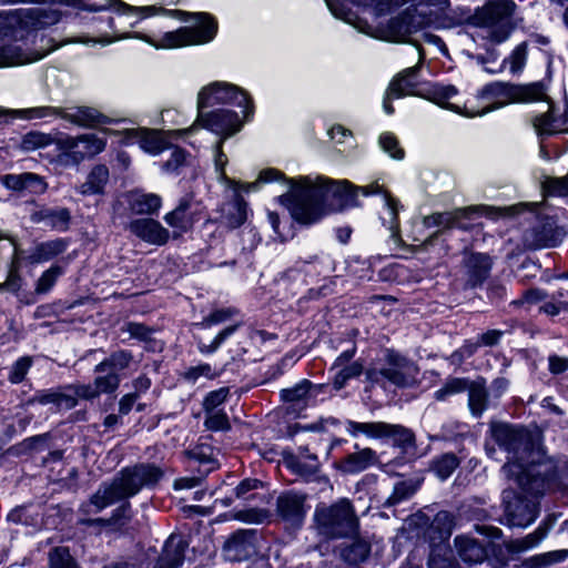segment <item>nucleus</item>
Returning <instances> with one entry per match:
<instances>
[{
	"mask_svg": "<svg viewBox=\"0 0 568 568\" xmlns=\"http://www.w3.org/2000/svg\"><path fill=\"white\" fill-rule=\"evenodd\" d=\"M487 436L506 453L501 470L506 477L525 479V484L544 487L560 479L556 464L546 459L542 435L526 425L504 420H490Z\"/></svg>",
	"mask_w": 568,
	"mask_h": 568,
	"instance_id": "f257e3e1",
	"label": "nucleus"
},
{
	"mask_svg": "<svg viewBox=\"0 0 568 568\" xmlns=\"http://www.w3.org/2000/svg\"><path fill=\"white\" fill-rule=\"evenodd\" d=\"M300 229H311L332 213L358 205V187L348 180L320 175L291 180L290 190L277 197Z\"/></svg>",
	"mask_w": 568,
	"mask_h": 568,
	"instance_id": "f03ea898",
	"label": "nucleus"
},
{
	"mask_svg": "<svg viewBox=\"0 0 568 568\" xmlns=\"http://www.w3.org/2000/svg\"><path fill=\"white\" fill-rule=\"evenodd\" d=\"M165 473L154 463H135L122 467L110 484L103 483V490L99 488L88 501L81 503L79 511L83 515L91 514V507L99 513L108 506L122 499L135 497L143 488L154 489L163 479Z\"/></svg>",
	"mask_w": 568,
	"mask_h": 568,
	"instance_id": "7ed1b4c3",
	"label": "nucleus"
},
{
	"mask_svg": "<svg viewBox=\"0 0 568 568\" xmlns=\"http://www.w3.org/2000/svg\"><path fill=\"white\" fill-rule=\"evenodd\" d=\"M516 483L517 488L507 487L501 491V505L504 517L499 523L508 527L526 528L531 525L540 513L539 498L547 491L556 488L560 479L536 487L535 484L527 486L525 479L507 477Z\"/></svg>",
	"mask_w": 568,
	"mask_h": 568,
	"instance_id": "20e7f679",
	"label": "nucleus"
},
{
	"mask_svg": "<svg viewBox=\"0 0 568 568\" xmlns=\"http://www.w3.org/2000/svg\"><path fill=\"white\" fill-rule=\"evenodd\" d=\"M133 363L134 355L131 349L118 348L94 366L93 372L97 376L92 384H68L64 388L72 390L78 400L80 398L92 402L102 394L112 395L126 377V371Z\"/></svg>",
	"mask_w": 568,
	"mask_h": 568,
	"instance_id": "39448f33",
	"label": "nucleus"
},
{
	"mask_svg": "<svg viewBox=\"0 0 568 568\" xmlns=\"http://www.w3.org/2000/svg\"><path fill=\"white\" fill-rule=\"evenodd\" d=\"M317 534L327 541L354 537L361 531V520L353 501L347 497L327 504L320 501L313 513Z\"/></svg>",
	"mask_w": 568,
	"mask_h": 568,
	"instance_id": "423d86ee",
	"label": "nucleus"
},
{
	"mask_svg": "<svg viewBox=\"0 0 568 568\" xmlns=\"http://www.w3.org/2000/svg\"><path fill=\"white\" fill-rule=\"evenodd\" d=\"M475 530L483 536V539L469 535L455 537V547L460 560L469 566L477 564L500 562L504 551L503 530L487 524H476Z\"/></svg>",
	"mask_w": 568,
	"mask_h": 568,
	"instance_id": "0eeeda50",
	"label": "nucleus"
},
{
	"mask_svg": "<svg viewBox=\"0 0 568 568\" xmlns=\"http://www.w3.org/2000/svg\"><path fill=\"white\" fill-rule=\"evenodd\" d=\"M217 104H229L242 108L243 121H252L255 104L252 95L243 88L230 83L215 81L203 87L197 94V111Z\"/></svg>",
	"mask_w": 568,
	"mask_h": 568,
	"instance_id": "6e6552de",
	"label": "nucleus"
},
{
	"mask_svg": "<svg viewBox=\"0 0 568 568\" xmlns=\"http://www.w3.org/2000/svg\"><path fill=\"white\" fill-rule=\"evenodd\" d=\"M106 135L83 133L77 136L65 134L55 142L58 162L63 166H79L84 160H90L102 153L106 148Z\"/></svg>",
	"mask_w": 568,
	"mask_h": 568,
	"instance_id": "1a4fd4ad",
	"label": "nucleus"
},
{
	"mask_svg": "<svg viewBox=\"0 0 568 568\" xmlns=\"http://www.w3.org/2000/svg\"><path fill=\"white\" fill-rule=\"evenodd\" d=\"M307 499L308 494L293 488L280 493L275 503V515L278 521L287 529L301 530L311 510Z\"/></svg>",
	"mask_w": 568,
	"mask_h": 568,
	"instance_id": "9d476101",
	"label": "nucleus"
},
{
	"mask_svg": "<svg viewBox=\"0 0 568 568\" xmlns=\"http://www.w3.org/2000/svg\"><path fill=\"white\" fill-rule=\"evenodd\" d=\"M172 16L184 23L189 30V39L192 45H202L212 42L219 32V21L215 16L205 11L191 12L185 10H172Z\"/></svg>",
	"mask_w": 568,
	"mask_h": 568,
	"instance_id": "9b49d317",
	"label": "nucleus"
},
{
	"mask_svg": "<svg viewBox=\"0 0 568 568\" xmlns=\"http://www.w3.org/2000/svg\"><path fill=\"white\" fill-rule=\"evenodd\" d=\"M429 26L428 14L419 12L416 4H410L387 21L386 33L390 40L405 41Z\"/></svg>",
	"mask_w": 568,
	"mask_h": 568,
	"instance_id": "f8f14e48",
	"label": "nucleus"
},
{
	"mask_svg": "<svg viewBox=\"0 0 568 568\" xmlns=\"http://www.w3.org/2000/svg\"><path fill=\"white\" fill-rule=\"evenodd\" d=\"M258 531L253 528H239L232 531L222 545V556L226 561L242 562L252 559L257 551Z\"/></svg>",
	"mask_w": 568,
	"mask_h": 568,
	"instance_id": "ddd939ff",
	"label": "nucleus"
},
{
	"mask_svg": "<svg viewBox=\"0 0 568 568\" xmlns=\"http://www.w3.org/2000/svg\"><path fill=\"white\" fill-rule=\"evenodd\" d=\"M283 464L285 468L305 484H315L318 493L333 489V485L327 475L322 473L321 464L303 462L300 456L291 449L282 452Z\"/></svg>",
	"mask_w": 568,
	"mask_h": 568,
	"instance_id": "4468645a",
	"label": "nucleus"
},
{
	"mask_svg": "<svg viewBox=\"0 0 568 568\" xmlns=\"http://www.w3.org/2000/svg\"><path fill=\"white\" fill-rule=\"evenodd\" d=\"M196 121L203 129L221 136L223 140L234 135L243 126V121L239 114L229 109H215L209 112L201 110Z\"/></svg>",
	"mask_w": 568,
	"mask_h": 568,
	"instance_id": "2eb2a0df",
	"label": "nucleus"
},
{
	"mask_svg": "<svg viewBox=\"0 0 568 568\" xmlns=\"http://www.w3.org/2000/svg\"><path fill=\"white\" fill-rule=\"evenodd\" d=\"M516 3L513 0H488L477 7L466 23L475 28H488L513 18Z\"/></svg>",
	"mask_w": 568,
	"mask_h": 568,
	"instance_id": "dca6fc26",
	"label": "nucleus"
},
{
	"mask_svg": "<svg viewBox=\"0 0 568 568\" xmlns=\"http://www.w3.org/2000/svg\"><path fill=\"white\" fill-rule=\"evenodd\" d=\"M72 112L62 108L60 119L82 129L98 130L106 129L105 125L118 124L123 122V119L111 118L98 109L88 105H80L72 108Z\"/></svg>",
	"mask_w": 568,
	"mask_h": 568,
	"instance_id": "f3484780",
	"label": "nucleus"
},
{
	"mask_svg": "<svg viewBox=\"0 0 568 568\" xmlns=\"http://www.w3.org/2000/svg\"><path fill=\"white\" fill-rule=\"evenodd\" d=\"M531 236L535 247H556L562 237L559 234L557 215L548 214L544 211H537L535 224L531 227Z\"/></svg>",
	"mask_w": 568,
	"mask_h": 568,
	"instance_id": "a211bd4d",
	"label": "nucleus"
},
{
	"mask_svg": "<svg viewBox=\"0 0 568 568\" xmlns=\"http://www.w3.org/2000/svg\"><path fill=\"white\" fill-rule=\"evenodd\" d=\"M419 88L422 90L417 93V98L427 100L450 112H459V104L449 101L459 93V89L456 85L424 80Z\"/></svg>",
	"mask_w": 568,
	"mask_h": 568,
	"instance_id": "6ab92c4d",
	"label": "nucleus"
},
{
	"mask_svg": "<svg viewBox=\"0 0 568 568\" xmlns=\"http://www.w3.org/2000/svg\"><path fill=\"white\" fill-rule=\"evenodd\" d=\"M354 448L356 452L349 453L332 464V467L342 475H356L378 464L377 453L373 448L365 447L361 449L357 443Z\"/></svg>",
	"mask_w": 568,
	"mask_h": 568,
	"instance_id": "aec40b11",
	"label": "nucleus"
},
{
	"mask_svg": "<svg viewBox=\"0 0 568 568\" xmlns=\"http://www.w3.org/2000/svg\"><path fill=\"white\" fill-rule=\"evenodd\" d=\"M464 220L458 213V209L455 211L435 212L423 217V226L425 229L438 227L424 240L425 246H434L437 241L443 237L446 231L453 229H467L460 221Z\"/></svg>",
	"mask_w": 568,
	"mask_h": 568,
	"instance_id": "412c9836",
	"label": "nucleus"
},
{
	"mask_svg": "<svg viewBox=\"0 0 568 568\" xmlns=\"http://www.w3.org/2000/svg\"><path fill=\"white\" fill-rule=\"evenodd\" d=\"M64 389V386L39 389L32 396L22 400L20 406L22 408H29L37 404H52L55 407L54 412H60L62 409L70 410L78 405V399L77 396H74V393L67 394L63 392Z\"/></svg>",
	"mask_w": 568,
	"mask_h": 568,
	"instance_id": "4be33fe9",
	"label": "nucleus"
},
{
	"mask_svg": "<svg viewBox=\"0 0 568 568\" xmlns=\"http://www.w3.org/2000/svg\"><path fill=\"white\" fill-rule=\"evenodd\" d=\"M551 79L550 64L547 69L546 78L539 81L520 84L510 83V99L509 103L527 104L534 102H541L548 99L547 91Z\"/></svg>",
	"mask_w": 568,
	"mask_h": 568,
	"instance_id": "5701e85b",
	"label": "nucleus"
},
{
	"mask_svg": "<svg viewBox=\"0 0 568 568\" xmlns=\"http://www.w3.org/2000/svg\"><path fill=\"white\" fill-rule=\"evenodd\" d=\"M128 227L138 239L152 245H165L170 239L169 230L152 217L132 220Z\"/></svg>",
	"mask_w": 568,
	"mask_h": 568,
	"instance_id": "b1692460",
	"label": "nucleus"
},
{
	"mask_svg": "<svg viewBox=\"0 0 568 568\" xmlns=\"http://www.w3.org/2000/svg\"><path fill=\"white\" fill-rule=\"evenodd\" d=\"M524 203L508 206H494L488 204L469 205L458 209V213L464 217V220L468 221L484 216L496 222L501 219H513L520 215L524 211Z\"/></svg>",
	"mask_w": 568,
	"mask_h": 568,
	"instance_id": "393cba45",
	"label": "nucleus"
},
{
	"mask_svg": "<svg viewBox=\"0 0 568 568\" xmlns=\"http://www.w3.org/2000/svg\"><path fill=\"white\" fill-rule=\"evenodd\" d=\"M54 439V435L52 432H45L42 434H37L33 436H29L21 442L11 445L8 447L2 454H0V458L2 457H32L38 454H42L52 445Z\"/></svg>",
	"mask_w": 568,
	"mask_h": 568,
	"instance_id": "a878e982",
	"label": "nucleus"
},
{
	"mask_svg": "<svg viewBox=\"0 0 568 568\" xmlns=\"http://www.w3.org/2000/svg\"><path fill=\"white\" fill-rule=\"evenodd\" d=\"M30 221L34 224L44 223L53 231L67 232L72 223V214L69 207H48L41 205L39 210L31 212Z\"/></svg>",
	"mask_w": 568,
	"mask_h": 568,
	"instance_id": "bb28decb",
	"label": "nucleus"
},
{
	"mask_svg": "<svg viewBox=\"0 0 568 568\" xmlns=\"http://www.w3.org/2000/svg\"><path fill=\"white\" fill-rule=\"evenodd\" d=\"M466 287L478 288L484 285L490 275L493 261L486 253L473 252L465 260Z\"/></svg>",
	"mask_w": 568,
	"mask_h": 568,
	"instance_id": "cd10ccee",
	"label": "nucleus"
},
{
	"mask_svg": "<svg viewBox=\"0 0 568 568\" xmlns=\"http://www.w3.org/2000/svg\"><path fill=\"white\" fill-rule=\"evenodd\" d=\"M345 539L349 541H344L335 548L341 560L348 566H358L369 558L372 545L361 536V531L358 535Z\"/></svg>",
	"mask_w": 568,
	"mask_h": 568,
	"instance_id": "c85d7f7f",
	"label": "nucleus"
},
{
	"mask_svg": "<svg viewBox=\"0 0 568 568\" xmlns=\"http://www.w3.org/2000/svg\"><path fill=\"white\" fill-rule=\"evenodd\" d=\"M419 67H410L406 68L403 71L398 72L390 80L388 88L394 98L403 99L405 97H417L419 87L422 85V81H417V77L419 74Z\"/></svg>",
	"mask_w": 568,
	"mask_h": 568,
	"instance_id": "c756f323",
	"label": "nucleus"
},
{
	"mask_svg": "<svg viewBox=\"0 0 568 568\" xmlns=\"http://www.w3.org/2000/svg\"><path fill=\"white\" fill-rule=\"evenodd\" d=\"M70 245V239L57 237L38 243L31 253L26 257L31 265L49 262L62 255Z\"/></svg>",
	"mask_w": 568,
	"mask_h": 568,
	"instance_id": "7c9ffc66",
	"label": "nucleus"
},
{
	"mask_svg": "<svg viewBox=\"0 0 568 568\" xmlns=\"http://www.w3.org/2000/svg\"><path fill=\"white\" fill-rule=\"evenodd\" d=\"M114 12L118 16L136 17L134 22H130L131 27H134L141 20L154 17L159 13L168 12L163 7L158 6H131L122 0H112V2H104V12Z\"/></svg>",
	"mask_w": 568,
	"mask_h": 568,
	"instance_id": "2f4dec72",
	"label": "nucleus"
},
{
	"mask_svg": "<svg viewBox=\"0 0 568 568\" xmlns=\"http://www.w3.org/2000/svg\"><path fill=\"white\" fill-rule=\"evenodd\" d=\"M122 503L112 510L109 518L97 517L80 519L81 525L88 527L113 528L115 530L122 529L132 518L131 503L129 499H122Z\"/></svg>",
	"mask_w": 568,
	"mask_h": 568,
	"instance_id": "473e14b6",
	"label": "nucleus"
},
{
	"mask_svg": "<svg viewBox=\"0 0 568 568\" xmlns=\"http://www.w3.org/2000/svg\"><path fill=\"white\" fill-rule=\"evenodd\" d=\"M187 33L189 30L185 27H180L174 31L164 32L159 40L145 33H135L134 38L149 43L155 49H178L192 45Z\"/></svg>",
	"mask_w": 568,
	"mask_h": 568,
	"instance_id": "72a5a7b5",
	"label": "nucleus"
},
{
	"mask_svg": "<svg viewBox=\"0 0 568 568\" xmlns=\"http://www.w3.org/2000/svg\"><path fill=\"white\" fill-rule=\"evenodd\" d=\"M365 379L372 385L379 384L382 379H386L392 385L398 388H408L416 385V379L413 376L405 374L403 371L393 368H367L365 371Z\"/></svg>",
	"mask_w": 568,
	"mask_h": 568,
	"instance_id": "f704fd0d",
	"label": "nucleus"
},
{
	"mask_svg": "<svg viewBox=\"0 0 568 568\" xmlns=\"http://www.w3.org/2000/svg\"><path fill=\"white\" fill-rule=\"evenodd\" d=\"M110 172L105 164H95L89 171L87 181L75 189L82 196L103 195L109 182Z\"/></svg>",
	"mask_w": 568,
	"mask_h": 568,
	"instance_id": "c9c22d12",
	"label": "nucleus"
},
{
	"mask_svg": "<svg viewBox=\"0 0 568 568\" xmlns=\"http://www.w3.org/2000/svg\"><path fill=\"white\" fill-rule=\"evenodd\" d=\"M385 440H392L393 447L399 448L404 453H410L413 457L417 450L415 433L400 424H387Z\"/></svg>",
	"mask_w": 568,
	"mask_h": 568,
	"instance_id": "e433bc0d",
	"label": "nucleus"
},
{
	"mask_svg": "<svg viewBox=\"0 0 568 568\" xmlns=\"http://www.w3.org/2000/svg\"><path fill=\"white\" fill-rule=\"evenodd\" d=\"M129 209L136 215H154L159 213L162 199L155 193H141L132 191L128 195Z\"/></svg>",
	"mask_w": 568,
	"mask_h": 568,
	"instance_id": "4c0bfd02",
	"label": "nucleus"
},
{
	"mask_svg": "<svg viewBox=\"0 0 568 568\" xmlns=\"http://www.w3.org/2000/svg\"><path fill=\"white\" fill-rule=\"evenodd\" d=\"M466 392H468V408L470 414L475 418H480L489 406V392L486 387V379L478 377L477 381H470L469 388H467Z\"/></svg>",
	"mask_w": 568,
	"mask_h": 568,
	"instance_id": "58836bf2",
	"label": "nucleus"
},
{
	"mask_svg": "<svg viewBox=\"0 0 568 568\" xmlns=\"http://www.w3.org/2000/svg\"><path fill=\"white\" fill-rule=\"evenodd\" d=\"M338 278V275L324 276V283L321 286L308 288L306 293L303 296H301L296 302L298 313L306 314L310 310V302L320 301L322 298L336 294Z\"/></svg>",
	"mask_w": 568,
	"mask_h": 568,
	"instance_id": "ea45409f",
	"label": "nucleus"
},
{
	"mask_svg": "<svg viewBox=\"0 0 568 568\" xmlns=\"http://www.w3.org/2000/svg\"><path fill=\"white\" fill-rule=\"evenodd\" d=\"M194 193L187 192L180 200L174 210L164 215V221L171 227L183 233L190 232L189 211L192 209Z\"/></svg>",
	"mask_w": 568,
	"mask_h": 568,
	"instance_id": "a19ab883",
	"label": "nucleus"
},
{
	"mask_svg": "<svg viewBox=\"0 0 568 568\" xmlns=\"http://www.w3.org/2000/svg\"><path fill=\"white\" fill-rule=\"evenodd\" d=\"M139 146L143 152L155 156L170 150L172 143L163 135L162 131L142 126Z\"/></svg>",
	"mask_w": 568,
	"mask_h": 568,
	"instance_id": "79ce46f5",
	"label": "nucleus"
},
{
	"mask_svg": "<svg viewBox=\"0 0 568 568\" xmlns=\"http://www.w3.org/2000/svg\"><path fill=\"white\" fill-rule=\"evenodd\" d=\"M386 422H356L353 419L345 420L346 432L352 437H358L359 435H364L369 439H379L385 440V432L387 427Z\"/></svg>",
	"mask_w": 568,
	"mask_h": 568,
	"instance_id": "37998d69",
	"label": "nucleus"
},
{
	"mask_svg": "<svg viewBox=\"0 0 568 568\" xmlns=\"http://www.w3.org/2000/svg\"><path fill=\"white\" fill-rule=\"evenodd\" d=\"M460 466L459 457L453 453H443L434 456L428 464L427 470L433 473L439 480H447Z\"/></svg>",
	"mask_w": 568,
	"mask_h": 568,
	"instance_id": "c03bdc74",
	"label": "nucleus"
},
{
	"mask_svg": "<svg viewBox=\"0 0 568 568\" xmlns=\"http://www.w3.org/2000/svg\"><path fill=\"white\" fill-rule=\"evenodd\" d=\"M70 261V255L62 256L61 258L57 260L48 270L42 272L36 283V292L38 294H45L50 292L55 285L58 278L65 273Z\"/></svg>",
	"mask_w": 568,
	"mask_h": 568,
	"instance_id": "a18cd8bd",
	"label": "nucleus"
},
{
	"mask_svg": "<svg viewBox=\"0 0 568 568\" xmlns=\"http://www.w3.org/2000/svg\"><path fill=\"white\" fill-rule=\"evenodd\" d=\"M49 19L50 14L40 8H30L17 12V23L23 29L40 30L57 21Z\"/></svg>",
	"mask_w": 568,
	"mask_h": 568,
	"instance_id": "49530a36",
	"label": "nucleus"
},
{
	"mask_svg": "<svg viewBox=\"0 0 568 568\" xmlns=\"http://www.w3.org/2000/svg\"><path fill=\"white\" fill-rule=\"evenodd\" d=\"M41 57L29 58L27 52L18 44L4 43L0 45V69L29 64Z\"/></svg>",
	"mask_w": 568,
	"mask_h": 568,
	"instance_id": "de8ad7c7",
	"label": "nucleus"
},
{
	"mask_svg": "<svg viewBox=\"0 0 568 568\" xmlns=\"http://www.w3.org/2000/svg\"><path fill=\"white\" fill-rule=\"evenodd\" d=\"M568 558L567 549L552 550L534 555L519 564L513 561L514 568H547L554 564L562 562Z\"/></svg>",
	"mask_w": 568,
	"mask_h": 568,
	"instance_id": "09e8293b",
	"label": "nucleus"
},
{
	"mask_svg": "<svg viewBox=\"0 0 568 568\" xmlns=\"http://www.w3.org/2000/svg\"><path fill=\"white\" fill-rule=\"evenodd\" d=\"M187 542L180 539L174 547L169 546L165 541L163 552L159 557L154 568H181L185 559V550Z\"/></svg>",
	"mask_w": 568,
	"mask_h": 568,
	"instance_id": "8fccbe9b",
	"label": "nucleus"
},
{
	"mask_svg": "<svg viewBox=\"0 0 568 568\" xmlns=\"http://www.w3.org/2000/svg\"><path fill=\"white\" fill-rule=\"evenodd\" d=\"M545 536L546 531L539 527L523 538L511 539L509 541L504 540V551L519 559L521 552L537 547Z\"/></svg>",
	"mask_w": 568,
	"mask_h": 568,
	"instance_id": "3c124183",
	"label": "nucleus"
},
{
	"mask_svg": "<svg viewBox=\"0 0 568 568\" xmlns=\"http://www.w3.org/2000/svg\"><path fill=\"white\" fill-rule=\"evenodd\" d=\"M416 519L419 521V525H429V529H439L444 531V535L446 536H452L456 525L455 515L445 509L437 511L433 519H430V517L425 513L418 511L416 514Z\"/></svg>",
	"mask_w": 568,
	"mask_h": 568,
	"instance_id": "603ef678",
	"label": "nucleus"
},
{
	"mask_svg": "<svg viewBox=\"0 0 568 568\" xmlns=\"http://www.w3.org/2000/svg\"><path fill=\"white\" fill-rule=\"evenodd\" d=\"M267 221L281 242L292 240L296 231L301 230L291 214L282 219L276 211H267Z\"/></svg>",
	"mask_w": 568,
	"mask_h": 568,
	"instance_id": "864d4df0",
	"label": "nucleus"
},
{
	"mask_svg": "<svg viewBox=\"0 0 568 568\" xmlns=\"http://www.w3.org/2000/svg\"><path fill=\"white\" fill-rule=\"evenodd\" d=\"M415 527L422 535L424 541L428 544L429 552L445 551L450 552L449 539L452 536L444 535V531L439 529H429V525H419L416 519Z\"/></svg>",
	"mask_w": 568,
	"mask_h": 568,
	"instance_id": "5fc2aeb1",
	"label": "nucleus"
},
{
	"mask_svg": "<svg viewBox=\"0 0 568 568\" xmlns=\"http://www.w3.org/2000/svg\"><path fill=\"white\" fill-rule=\"evenodd\" d=\"M346 273L359 281L374 280V265L371 258H363L359 255H351L346 258Z\"/></svg>",
	"mask_w": 568,
	"mask_h": 568,
	"instance_id": "6e6d98bb",
	"label": "nucleus"
},
{
	"mask_svg": "<svg viewBox=\"0 0 568 568\" xmlns=\"http://www.w3.org/2000/svg\"><path fill=\"white\" fill-rule=\"evenodd\" d=\"M528 57V43L527 41H523L515 47V49L511 51L509 58H505L501 62V65L498 70L485 67L484 71L488 74H495L497 72H501L504 68L506 67V63L510 62V72L516 74L520 72L524 67L526 65Z\"/></svg>",
	"mask_w": 568,
	"mask_h": 568,
	"instance_id": "4d7b16f0",
	"label": "nucleus"
},
{
	"mask_svg": "<svg viewBox=\"0 0 568 568\" xmlns=\"http://www.w3.org/2000/svg\"><path fill=\"white\" fill-rule=\"evenodd\" d=\"M423 483V476L397 481L394 485L393 493L388 498V504L396 505L399 504L400 501L409 499L414 494H416L420 489Z\"/></svg>",
	"mask_w": 568,
	"mask_h": 568,
	"instance_id": "13d9d810",
	"label": "nucleus"
},
{
	"mask_svg": "<svg viewBox=\"0 0 568 568\" xmlns=\"http://www.w3.org/2000/svg\"><path fill=\"white\" fill-rule=\"evenodd\" d=\"M312 387V382L310 379L303 378L293 387L283 388L280 392V398L283 403L286 404H298L303 403L304 406L307 405L310 400V388Z\"/></svg>",
	"mask_w": 568,
	"mask_h": 568,
	"instance_id": "bf43d9fd",
	"label": "nucleus"
},
{
	"mask_svg": "<svg viewBox=\"0 0 568 568\" xmlns=\"http://www.w3.org/2000/svg\"><path fill=\"white\" fill-rule=\"evenodd\" d=\"M378 146L384 153L395 161H403L406 156L405 149L400 145V142L396 134L390 131H384L378 135Z\"/></svg>",
	"mask_w": 568,
	"mask_h": 568,
	"instance_id": "052dcab7",
	"label": "nucleus"
},
{
	"mask_svg": "<svg viewBox=\"0 0 568 568\" xmlns=\"http://www.w3.org/2000/svg\"><path fill=\"white\" fill-rule=\"evenodd\" d=\"M556 124L557 119H551L550 113H540L532 119V126L540 141L560 133H568V130L557 129Z\"/></svg>",
	"mask_w": 568,
	"mask_h": 568,
	"instance_id": "680f3d73",
	"label": "nucleus"
},
{
	"mask_svg": "<svg viewBox=\"0 0 568 568\" xmlns=\"http://www.w3.org/2000/svg\"><path fill=\"white\" fill-rule=\"evenodd\" d=\"M267 488V484L258 478L247 477L242 479L236 487L233 488V497L245 501H254L258 494L257 489Z\"/></svg>",
	"mask_w": 568,
	"mask_h": 568,
	"instance_id": "e2e57ef3",
	"label": "nucleus"
},
{
	"mask_svg": "<svg viewBox=\"0 0 568 568\" xmlns=\"http://www.w3.org/2000/svg\"><path fill=\"white\" fill-rule=\"evenodd\" d=\"M470 379L467 377L449 376L443 387L434 392V398L438 402H445L452 395L460 394L469 388Z\"/></svg>",
	"mask_w": 568,
	"mask_h": 568,
	"instance_id": "0e129e2a",
	"label": "nucleus"
},
{
	"mask_svg": "<svg viewBox=\"0 0 568 568\" xmlns=\"http://www.w3.org/2000/svg\"><path fill=\"white\" fill-rule=\"evenodd\" d=\"M364 373V366L361 362L355 361L344 365L332 379V387L338 392L346 386L348 381L359 377Z\"/></svg>",
	"mask_w": 568,
	"mask_h": 568,
	"instance_id": "69168bd1",
	"label": "nucleus"
},
{
	"mask_svg": "<svg viewBox=\"0 0 568 568\" xmlns=\"http://www.w3.org/2000/svg\"><path fill=\"white\" fill-rule=\"evenodd\" d=\"M57 140L58 139L53 138L50 133L30 131L22 135L20 145L23 151L31 152L55 144Z\"/></svg>",
	"mask_w": 568,
	"mask_h": 568,
	"instance_id": "338daca9",
	"label": "nucleus"
},
{
	"mask_svg": "<svg viewBox=\"0 0 568 568\" xmlns=\"http://www.w3.org/2000/svg\"><path fill=\"white\" fill-rule=\"evenodd\" d=\"M226 225L230 229L241 227L247 220V203L242 195L235 194L232 210L225 214Z\"/></svg>",
	"mask_w": 568,
	"mask_h": 568,
	"instance_id": "774afa93",
	"label": "nucleus"
}]
</instances>
